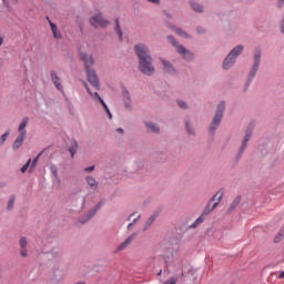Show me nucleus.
<instances>
[{
    "label": "nucleus",
    "mask_w": 284,
    "mask_h": 284,
    "mask_svg": "<svg viewBox=\"0 0 284 284\" xmlns=\"http://www.w3.org/2000/svg\"><path fill=\"white\" fill-rule=\"evenodd\" d=\"M135 54L139 59V70L146 77H152L154 73V65H152V55H150V48L140 43L134 45Z\"/></svg>",
    "instance_id": "nucleus-1"
},
{
    "label": "nucleus",
    "mask_w": 284,
    "mask_h": 284,
    "mask_svg": "<svg viewBox=\"0 0 284 284\" xmlns=\"http://www.w3.org/2000/svg\"><path fill=\"white\" fill-rule=\"evenodd\" d=\"M80 57L84 62L87 79L89 83L95 88V90H99V78L97 77V71L92 69V65H94V58L88 53L80 52Z\"/></svg>",
    "instance_id": "nucleus-2"
},
{
    "label": "nucleus",
    "mask_w": 284,
    "mask_h": 284,
    "mask_svg": "<svg viewBox=\"0 0 284 284\" xmlns=\"http://www.w3.org/2000/svg\"><path fill=\"white\" fill-rule=\"evenodd\" d=\"M224 194H225V191H223V189L217 191L213 195V197L207 202L202 214H204L205 216H210V214H212L216 210V207H219V203H221V201L223 200Z\"/></svg>",
    "instance_id": "nucleus-3"
},
{
    "label": "nucleus",
    "mask_w": 284,
    "mask_h": 284,
    "mask_svg": "<svg viewBox=\"0 0 284 284\" xmlns=\"http://www.w3.org/2000/svg\"><path fill=\"white\" fill-rule=\"evenodd\" d=\"M29 122H30V118L28 116L23 118L22 121L20 122L18 126L19 135L12 144L13 150H19V148L23 145V141H26V136L28 134V131L26 130V128Z\"/></svg>",
    "instance_id": "nucleus-4"
},
{
    "label": "nucleus",
    "mask_w": 284,
    "mask_h": 284,
    "mask_svg": "<svg viewBox=\"0 0 284 284\" xmlns=\"http://www.w3.org/2000/svg\"><path fill=\"white\" fill-rule=\"evenodd\" d=\"M243 52V45H236L225 58L223 62V70H230L236 61V57Z\"/></svg>",
    "instance_id": "nucleus-5"
},
{
    "label": "nucleus",
    "mask_w": 284,
    "mask_h": 284,
    "mask_svg": "<svg viewBox=\"0 0 284 284\" xmlns=\"http://www.w3.org/2000/svg\"><path fill=\"white\" fill-rule=\"evenodd\" d=\"M223 112H225V102H221L217 105L215 115H214L213 121L210 125V132H214V130H216V128H219V125H221V120L223 119Z\"/></svg>",
    "instance_id": "nucleus-6"
},
{
    "label": "nucleus",
    "mask_w": 284,
    "mask_h": 284,
    "mask_svg": "<svg viewBox=\"0 0 284 284\" xmlns=\"http://www.w3.org/2000/svg\"><path fill=\"white\" fill-rule=\"evenodd\" d=\"M82 83H83L87 92L90 94L91 99H93V101H99V103H101L102 108L105 110L109 119H112V113L110 112L108 104H105V101H103L101 99V95H99V92L92 93V91H90V87H88V83H85V81H83Z\"/></svg>",
    "instance_id": "nucleus-7"
},
{
    "label": "nucleus",
    "mask_w": 284,
    "mask_h": 284,
    "mask_svg": "<svg viewBox=\"0 0 284 284\" xmlns=\"http://www.w3.org/2000/svg\"><path fill=\"white\" fill-rule=\"evenodd\" d=\"M258 65H261V50L256 49L254 53V64L248 74V81H252V79L256 77V72H258Z\"/></svg>",
    "instance_id": "nucleus-8"
},
{
    "label": "nucleus",
    "mask_w": 284,
    "mask_h": 284,
    "mask_svg": "<svg viewBox=\"0 0 284 284\" xmlns=\"http://www.w3.org/2000/svg\"><path fill=\"white\" fill-rule=\"evenodd\" d=\"M90 26H92L93 28H108V26H110V21L103 19V17H101L100 14L97 17H92L89 20Z\"/></svg>",
    "instance_id": "nucleus-9"
},
{
    "label": "nucleus",
    "mask_w": 284,
    "mask_h": 284,
    "mask_svg": "<svg viewBox=\"0 0 284 284\" xmlns=\"http://www.w3.org/2000/svg\"><path fill=\"white\" fill-rule=\"evenodd\" d=\"M50 77L54 88H57L59 92H63V84L61 83V78L55 73V71H51Z\"/></svg>",
    "instance_id": "nucleus-10"
},
{
    "label": "nucleus",
    "mask_w": 284,
    "mask_h": 284,
    "mask_svg": "<svg viewBox=\"0 0 284 284\" xmlns=\"http://www.w3.org/2000/svg\"><path fill=\"white\" fill-rule=\"evenodd\" d=\"M176 51L183 57V59H186V61H191V59H193L192 52H190L183 45H178Z\"/></svg>",
    "instance_id": "nucleus-11"
},
{
    "label": "nucleus",
    "mask_w": 284,
    "mask_h": 284,
    "mask_svg": "<svg viewBox=\"0 0 284 284\" xmlns=\"http://www.w3.org/2000/svg\"><path fill=\"white\" fill-rule=\"evenodd\" d=\"M134 239H136V233H133L129 237H126L125 241L122 242L118 246V252H121V251L125 250V247H128V245H131V243L134 241Z\"/></svg>",
    "instance_id": "nucleus-12"
},
{
    "label": "nucleus",
    "mask_w": 284,
    "mask_h": 284,
    "mask_svg": "<svg viewBox=\"0 0 284 284\" xmlns=\"http://www.w3.org/2000/svg\"><path fill=\"white\" fill-rule=\"evenodd\" d=\"M102 205L103 201H100L94 207L91 209V211L88 214V217L84 221H80V223H88V221H90V219H92V216H94V214H97V212L101 210Z\"/></svg>",
    "instance_id": "nucleus-13"
},
{
    "label": "nucleus",
    "mask_w": 284,
    "mask_h": 284,
    "mask_svg": "<svg viewBox=\"0 0 284 284\" xmlns=\"http://www.w3.org/2000/svg\"><path fill=\"white\" fill-rule=\"evenodd\" d=\"M20 254L24 258L28 256V239L23 236L20 239Z\"/></svg>",
    "instance_id": "nucleus-14"
},
{
    "label": "nucleus",
    "mask_w": 284,
    "mask_h": 284,
    "mask_svg": "<svg viewBox=\"0 0 284 284\" xmlns=\"http://www.w3.org/2000/svg\"><path fill=\"white\" fill-rule=\"evenodd\" d=\"M159 216V212H154L145 222L143 231H148L150 230V227L152 226V223H154L156 221V217Z\"/></svg>",
    "instance_id": "nucleus-15"
},
{
    "label": "nucleus",
    "mask_w": 284,
    "mask_h": 284,
    "mask_svg": "<svg viewBox=\"0 0 284 284\" xmlns=\"http://www.w3.org/2000/svg\"><path fill=\"white\" fill-rule=\"evenodd\" d=\"M251 136H252V131H246V134L242 142V146L240 148V154H243V152H245V148H247V142L250 141Z\"/></svg>",
    "instance_id": "nucleus-16"
},
{
    "label": "nucleus",
    "mask_w": 284,
    "mask_h": 284,
    "mask_svg": "<svg viewBox=\"0 0 284 284\" xmlns=\"http://www.w3.org/2000/svg\"><path fill=\"white\" fill-rule=\"evenodd\" d=\"M141 219V214L139 213H132L128 221H132L131 223H129L128 225V230H132V226L134 225V223H136V221H139Z\"/></svg>",
    "instance_id": "nucleus-17"
},
{
    "label": "nucleus",
    "mask_w": 284,
    "mask_h": 284,
    "mask_svg": "<svg viewBox=\"0 0 284 284\" xmlns=\"http://www.w3.org/2000/svg\"><path fill=\"white\" fill-rule=\"evenodd\" d=\"M87 183L91 190H97V187H99V182H97V179L93 176H87Z\"/></svg>",
    "instance_id": "nucleus-18"
},
{
    "label": "nucleus",
    "mask_w": 284,
    "mask_h": 284,
    "mask_svg": "<svg viewBox=\"0 0 284 284\" xmlns=\"http://www.w3.org/2000/svg\"><path fill=\"white\" fill-rule=\"evenodd\" d=\"M161 62L163 64L165 72H169L170 74H174V68L168 60L162 59Z\"/></svg>",
    "instance_id": "nucleus-19"
},
{
    "label": "nucleus",
    "mask_w": 284,
    "mask_h": 284,
    "mask_svg": "<svg viewBox=\"0 0 284 284\" xmlns=\"http://www.w3.org/2000/svg\"><path fill=\"white\" fill-rule=\"evenodd\" d=\"M49 23H50V28H51L54 39H61V32H59L57 24L52 23V21H50V20H49Z\"/></svg>",
    "instance_id": "nucleus-20"
},
{
    "label": "nucleus",
    "mask_w": 284,
    "mask_h": 284,
    "mask_svg": "<svg viewBox=\"0 0 284 284\" xmlns=\"http://www.w3.org/2000/svg\"><path fill=\"white\" fill-rule=\"evenodd\" d=\"M77 150H79V144L77 141H71V146L69 148V152L71 154V159H74V154H77Z\"/></svg>",
    "instance_id": "nucleus-21"
},
{
    "label": "nucleus",
    "mask_w": 284,
    "mask_h": 284,
    "mask_svg": "<svg viewBox=\"0 0 284 284\" xmlns=\"http://www.w3.org/2000/svg\"><path fill=\"white\" fill-rule=\"evenodd\" d=\"M240 203H241V196H236L233 200L232 204L230 205L229 212H234V210H236V207H239Z\"/></svg>",
    "instance_id": "nucleus-22"
},
{
    "label": "nucleus",
    "mask_w": 284,
    "mask_h": 284,
    "mask_svg": "<svg viewBox=\"0 0 284 284\" xmlns=\"http://www.w3.org/2000/svg\"><path fill=\"white\" fill-rule=\"evenodd\" d=\"M206 216H207V215H205L204 213H202V214L194 221V223L191 225V227H199V225H201V223H204Z\"/></svg>",
    "instance_id": "nucleus-23"
},
{
    "label": "nucleus",
    "mask_w": 284,
    "mask_h": 284,
    "mask_svg": "<svg viewBox=\"0 0 284 284\" xmlns=\"http://www.w3.org/2000/svg\"><path fill=\"white\" fill-rule=\"evenodd\" d=\"M115 32H116L120 41H123V32L121 31V26L119 24V19L115 20Z\"/></svg>",
    "instance_id": "nucleus-24"
},
{
    "label": "nucleus",
    "mask_w": 284,
    "mask_h": 284,
    "mask_svg": "<svg viewBox=\"0 0 284 284\" xmlns=\"http://www.w3.org/2000/svg\"><path fill=\"white\" fill-rule=\"evenodd\" d=\"M148 130H150L151 132H154L155 134L159 133V126L152 122L145 123Z\"/></svg>",
    "instance_id": "nucleus-25"
},
{
    "label": "nucleus",
    "mask_w": 284,
    "mask_h": 284,
    "mask_svg": "<svg viewBox=\"0 0 284 284\" xmlns=\"http://www.w3.org/2000/svg\"><path fill=\"white\" fill-rule=\"evenodd\" d=\"M41 154L42 153H39L38 156H36L32 162H31V165H30V170H34L37 168V163H39V159L41 158Z\"/></svg>",
    "instance_id": "nucleus-26"
},
{
    "label": "nucleus",
    "mask_w": 284,
    "mask_h": 284,
    "mask_svg": "<svg viewBox=\"0 0 284 284\" xmlns=\"http://www.w3.org/2000/svg\"><path fill=\"white\" fill-rule=\"evenodd\" d=\"M179 283V276L171 277L168 281H162V284H178Z\"/></svg>",
    "instance_id": "nucleus-27"
},
{
    "label": "nucleus",
    "mask_w": 284,
    "mask_h": 284,
    "mask_svg": "<svg viewBox=\"0 0 284 284\" xmlns=\"http://www.w3.org/2000/svg\"><path fill=\"white\" fill-rule=\"evenodd\" d=\"M14 201H16V197L14 195H12L7 204V209L8 210H12V207H14Z\"/></svg>",
    "instance_id": "nucleus-28"
},
{
    "label": "nucleus",
    "mask_w": 284,
    "mask_h": 284,
    "mask_svg": "<svg viewBox=\"0 0 284 284\" xmlns=\"http://www.w3.org/2000/svg\"><path fill=\"white\" fill-rule=\"evenodd\" d=\"M8 136H10V132H6L4 134H2V136L0 138V145H3V143H6Z\"/></svg>",
    "instance_id": "nucleus-29"
},
{
    "label": "nucleus",
    "mask_w": 284,
    "mask_h": 284,
    "mask_svg": "<svg viewBox=\"0 0 284 284\" xmlns=\"http://www.w3.org/2000/svg\"><path fill=\"white\" fill-rule=\"evenodd\" d=\"M191 6L195 12H203V7H201V4L192 3Z\"/></svg>",
    "instance_id": "nucleus-30"
},
{
    "label": "nucleus",
    "mask_w": 284,
    "mask_h": 284,
    "mask_svg": "<svg viewBox=\"0 0 284 284\" xmlns=\"http://www.w3.org/2000/svg\"><path fill=\"white\" fill-rule=\"evenodd\" d=\"M30 163H32V160H28V162L21 168V172L24 173L30 168Z\"/></svg>",
    "instance_id": "nucleus-31"
},
{
    "label": "nucleus",
    "mask_w": 284,
    "mask_h": 284,
    "mask_svg": "<svg viewBox=\"0 0 284 284\" xmlns=\"http://www.w3.org/2000/svg\"><path fill=\"white\" fill-rule=\"evenodd\" d=\"M50 172H51V174H53V176L57 179V176H58V169H57V165H51V166H50Z\"/></svg>",
    "instance_id": "nucleus-32"
},
{
    "label": "nucleus",
    "mask_w": 284,
    "mask_h": 284,
    "mask_svg": "<svg viewBox=\"0 0 284 284\" xmlns=\"http://www.w3.org/2000/svg\"><path fill=\"white\" fill-rule=\"evenodd\" d=\"M175 32L179 34V37H187V33L181 29H175Z\"/></svg>",
    "instance_id": "nucleus-33"
},
{
    "label": "nucleus",
    "mask_w": 284,
    "mask_h": 284,
    "mask_svg": "<svg viewBox=\"0 0 284 284\" xmlns=\"http://www.w3.org/2000/svg\"><path fill=\"white\" fill-rule=\"evenodd\" d=\"M178 104H179V106H180L182 110H185V108H187V105L185 104V102H183L182 100H179V101H178Z\"/></svg>",
    "instance_id": "nucleus-34"
},
{
    "label": "nucleus",
    "mask_w": 284,
    "mask_h": 284,
    "mask_svg": "<svg viewBox=\"0 0 284 284\" xmlns=\"http://www.w3.org/2000/svg\"><path fill=\"white\" fill-rule=\"evenodd\" d=\"M168 40L172 43V45H176V40H174V37L169 36Z\"/></svg>",
    "instance_id": "nucleus-35"
},
{
    "label": "nucleus",
    "mask_w": 284,
    "mask_h": 284,
    "mask_svg": "<svg viewBox=\"0 0 284 284\" xmlns=\"http://www.w3.org/2000/svg\"><path fill=\"white\" fill-rule=\"evenodd\" d=\"M84 172H94V165L84 169Z\"/></svg>",
    "instance_id": "nucleus-36"
},
{
    "label": "nucleus",
    "mask_w": 284,
    "mask_h": 284,
    "mask_svg": "<svg viewBox=\"0 0 284 284\" xmlns=\"http://www.w3.org/2000/svg\"><path fill=\"white\" fill-rule=\"evenodd\" d=\"M185 125H186V130H187L189 134H194V132L192 130H190V123L186 122Z\"/></svg>",
    "instance_id": "nucleus-37"
},
{
    "label": "nucleus",
    "mask_w": 284,
    "mask_h": 284,
    "mask_svg": "<svg viewBox=\"0 0 284 284\" xmlns=\"http://www.w3.org/2000/svg\"><path fill=\"white\" fill-rule=\"evenodd\" d=\"M124 99H126V101H130V93L128 91L124 92Z\"/></svg>",
    "instance_id": "nucleus-38"
},
{
    "label": "nucleus",
    "mask_w": 284,
    "mask_h": 284,
    "mask_svg": "<svg viewBox=\"0 0 284 284\" xmlns=\"http://www.w3.org/2000/svg\"><path fill=\"white\" fill-rule=\"evenodd\" d=\"M163 258H164L163 255H159L154 257V261H163Z\"/></svg>",
    "instance_id": "nucleus-39"
},
{
    "label": "nucleus",
    "mask_w": 284,
    "mask_h": 284,
    "mask_svg": "<svg viewBox=\"0 0 284 284\" xmlns=\"http://www.w3.org/2000/svg\"><path fill=\"white\" fill-rule=\"evenodd\" d=\"M148 1H150V3H156V4L161 3V0H148Z\"/></svg>",
    "instance_id": "nucleus-40"
},
{
    "label": "nucleus",
    "mask_w": 284,
    "mask_h": 284,
    "mask_svg": "<svg viewBox=\"0 0 284 284\" xmlns=\"http://www.w3.org/2000/svg\"><path fill=\"white\" fill-rule=\"evenodd\" d=\"M283 1H284V0H278V4H277L278 8H283Z\"/></svg>",
    "instance_id": "nucleus-41"
},
{
    "label": "nucleus",
    "mask_w": 284,
    "mask_h": 284,
    "mask_svg": "<svg viewBox=\"0 0 284 284\" xmlns=\"http://www.w3.org/2000/svg\"><path fill=\"white\" fill-rule=\"evenodd\" d=\"M278 278H284V271L280 273Z\"/></svg>",
    "instance_id": "nucleus-42"
},
{
    "label": "nucleus",
    "mask_w": 284,
    "mask_h": 284,
    "mask_svg": "<svg viewBox=\"0 0 284 284\" xmlns=\"http://www.w3.org/2000/svg\"><path fill=\"white\" fill-rule=\"evenodd\" d=\"M116 132H119L120 134H123V129L119 128L116 129Z\"/></svg>",
    "instance_id": "nucleus-43"
},
{
    "label": "nucleus",
    "mask_w": 284,
    "mask_h": 284,
    "mask_svg": "<svg viewBox=\"0 0 284 284\" xmlns=\"http://www.w3.org/2000/svg\"><path fill=\"white\" fill-rule=\"evenodd\" d=\"M11 3H13L14 6H17V3H19V0H11Z\"/></svg>",
    "instance_id": "nucleus-44"
},
{
    "label": "nucleus",
    "mask_w": 284,
    "mask_h": 284,
    "mask_svg": "<svg viewBox=\"0 0 284 284\" xmlns=\"http://www.w3.org/2000/svg\"><path fill=\"white\" fill-rule=\"evenodd\" d=\"M3 45V39L0 37V47Z\"/></svg>",
    "instance_id": "nucleus-45"
},
{
    "label": "nucleus",
    "mask_w": 284,
    "mask_h": 284,
    "mask_svg": "<svg viewBox=\"0 0 284 284\" xmlns=\"http://www.w3.org/2000/svg\"><path fill=\"white\" fill-rule=\"evenodd\" d=\"M161 274H163L162 270H160V272L158 273V276H161Z\"/></svg>",
    "instance_id": "nucleus-46"
},
{
    "label": "nucleus",
    "mask_w": 284,
    "mask_h": 284,
    "mask_svg": "<svg viewBox=\"0 0 284 284\" xmlns=\"http://www.w3.org/2000/svg\"><path fill=\"white\" fill-rule=\"evenodd\" d=\"M197 31L201 33V32H203V31H201V29H197Z\"/></svg>",
    "instance_id": "nucleus-47"
}]
</instances>
